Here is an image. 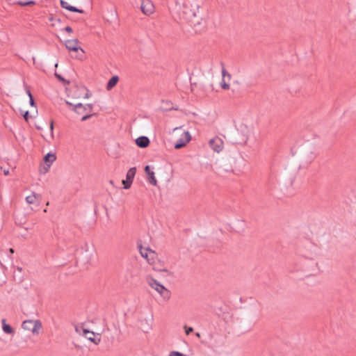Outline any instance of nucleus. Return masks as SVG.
<instances>
[{"instance_id":"1","label":"nucleus","mask_w":356,"mask_h":356,"mask_svg":"<svg viewBox=\"0 0 356 356\" xmlns=\"http://www.w3.org/2000/svg\"><path fill=\"white\" fill-rule=\"evenodd\" d=\"M316 249L315 245L310 242L300 245L297 249L299 259L296 262L293 272L302 273L305 276L312 274L317 266V262L315 260Z\"/></svg>"},{"instance_id":"2","label":"nucleus","mask_w":356,"mask_h":356,"mask_svg":"<svg viewBox=\"0 0 356 356\" xmlns=\"http://www.w3.org/2000/svg\"><path fill=\"white\" fill-rule=\"evenodd\" d=\"M182 17L188 21L193 22L199 13L200 6L196 2L185 0L179 5Z\"/></svg>"},{"instance_id":"3","label":"nucleus","mask_w":356,"mask_h":356,"mask_svg":"<svg viewBox=\"0 0 356 356\" xmlns=\"http://www.w3.org/2000/svg\"><path fill=\"white\" fill-rule=\"evenodd\" d=\"M236 131L231 135L232 143L239 145L246 144L250 133V128L240 122L236 125Z\"/></svg>"},{"instance_id":"4","label":"nucleus","mask_w":356,"mask_h":356,"mask_svg":"<svg viewBox=\"0 0 356 356\" xmlns=\"http://www.w3.org/2000/svg\"><path fill=\"white\" fill-rule=\"evenodd\" d=\"M146 282L147 284L164 299L169 300L171 296L170 291L165 288L163 284L158 282L156 279L151 275L146 277Z\"/></svg>"},{"instance_id":"5","label":"nucleus","mask_w":356,"mask_h":356,"mask_svg":"<svg viewBox=\"0 0 356 356\" xmlns=\"http://www.w3.org/2000/svg\"><path fill=\"white\" fill-rule=\"evenodd\" d=\"M24 330L31 331L33 334H38L42 329V323L39 320H26L22 324Z\"/></svg>"},{"instance_id":"6","label":"nucleus","mask_w":356,"mask_h":356,"mask_svg":"<svg viewBox=\"0 0 356 356\" xmlns=\"http://www.w3.org/2000/svg\"><path fill=\"white\" fill-rule=\"evenodd\" d=\"M149 264L152 266V269L154 271L169 273V270L164 266V263L158 258L156 252L155 257H154V260H150Z\"/></svg>"},{"instance_id":"7","label":"nucleus","mask_w":356,"mask_h":356,"mask_svg":"<svg viewBox=\"0 0 356 356\" xmlns=\"http://www.w3.org/2000/svg\"><path fill=\"white\" fill-rule=\"evenodd\" d=\"M136 168L135 167L131 168L126 175V179L122 180L123 188L128 189L131 187L134 178L136 175Z\"/></svg>"},{"instance_id":"8","label":"nucleus","mask_w":356,"mask_h":356,"mask_svg":"<svg viewBox=\"0 0 356 356\" xmlns=\"http://www.w3.org/2000/svg\"><path fill=\"white\" fill-rule=\"evenodd\" d=\"M140 10L145 15H150L154 11V6L151 0H141Z\"/></svg>"},{"instance_id":"9","label":"nucleus","mask_w":356,"mask_h":356,"mask_svg":"<svg viewBox=\"0 0 356 356\" xmlns=\"http://www.w3.org/2000/svg\"><path fill=\"white\" fill-rule=\"evenodd\" d=\"M191 136L189 131H184L181 137L175 143V148L181 149L186 145V144L191 140Z\"/></svg>"},{"instance_id":"10","label":"nucleus","mask_w":356,"mask_h":356,"mask_svg":"<svg viewBox=\"0 0 356 356\" xmlns=\"http://www.w3.org/2000/svg\"><path fill=\"white\" fill-rule=\"evenodd\" d=\"M138 248L141 256L145 258L148 263L150 260H154V257H155V252L154 250L149 248H143L141 245H138Z\"/></svg>"},{"instance_id":"11","label":"nucleus","mask_w":356,"mask_h":356,"mask_svg":"<svg viewBox=\"0 0 356 356\" xmlns=\"http://www.w3.org/2000/svg\"><path fill=\"white\" fill-rule=\"evenodd\" d=\"M138 248L141 256L145 258L148 263L150 260H154V257H155V252L154 250L149 248H143L141 245H138Z\"/></svg>"},{"instance_id":"12","label":"nucleus","mask_w":356,"mask_h":356,"mask_svg":"<svg viewBox=\"0 0 356 356\" xmlns=\"http://www.w3.org/2000/svg\"><path fill=\"white\" fill-rule=\"evenodd\" d=\"M209 144L211 148L218 153L221 152L223 148V141L218 137L211 139Z\"/></svg>"},{"instance_id":"13","label":"nucleus","mask_w":356,"mask_h":356,"mask_svg":"<svg viewBox=\"0 0 356 356\" xmlns=\"http://www.w3.org/2000/svg\"><path fill=\"white\" fill-rule=\"evenodd\" d=\"M92 110V105L90 104L83 105L81 103H77L74 105L73 111L78 114H83L85 112H91Z\"/></svg>"},{"instance_id":"14","label":"nucleus","mask_w":356,"mask_h":356,"mask_svg":"<svg viewBox=\"0 0 356 356\" xmlns=\"http://www.w3.org/2000/svg\"><path fill=\"white\" fill-rule=\"evenodd\" d=\"M79 40L77 39L67 40L65 42V45L66 48L70 51H77L78 50H81L83 52V50L79 47Z\"/></svg>"},{"instance_id":"15","label":"nucleus","mask_w":356,"mask_h":356,"mask_svg":"<svg viewBox=\"0 0 356 356\" xmlns=\"http://www.w3.org/2000/svg\"><path fill=\"white\" fill-rule=\"evenodd\" d=\"M56 156L55 154L49 152L44 157V161L45 162L47 167H44V172L49 170L51 165L56 161Z\"/></svg>"},{"instance_id":"16","label":"nucleus","mask_w":356,"mask_h":356,"mask_svg":"<svg viewBox=\"0 0 356 356\" xmlns=\"http://www.w3.org/2000/svg\"><path fill=\"white\" fill-rule=\"evenodd\" d=\"M145 172L147 175V179L149 184L153 186L157 185V181L154 176V172L150 170V167L149 165H146L145 168Z\"/></svg>"},{"instance_id":"17","label":"nucleus","mask_w":356,"mask_h":356,"mask_svg":"<svg viewBox=\"0 0 356 356\" xmlns=\"http://www.w3.org/2000/svg\"><path fill=\"white\" fill-rule=\"evenodd\" d=\"M222 81L220 83V86L224 90H228L229 88V85L226 83L225 79L227 78L228 80L231 79V75L229 74L225 68L222 70Z\"/></svg>"},{"instance_id":"18","label":"nucleus","mask_w":356,"mask_h":356,"mask_svg":"<svg viewBox=\"0 0 356 356\" xmlns=\"http://www.w3.org/2000/svg\"><path fill=\"white\" fill-rule=\"evenodd\" d=\"M75 331L77 334L82 336L84 334L93 335V332L86 328L83 323L75 325Z\"/></svg>"},{"instance_id":"19","label":"nucleus","mask_w":356,"mask_h":356,"mask_svg":"<svg viewBox=\"0 0 356 356\" xmlns=\"http://www.w3.org/2000/svg\"><path fill=\"white\" fill-rule=\"evenodd\" d=\"M60 6L63 8H65L66 10H68L71 12H75V13H83L84 11L81 9H79L74 6H70L67 1L64 0L60 1Z\"/></svg>"},{"instance_id":"20","label":"nucleus","mask_w":356,"mask_h":356,"mask_svg":"<svg viewBox=\"0 0 356 356\" xmlns=\"http://www.w3.org/2000/svg\"><path fill=\"white\" fill-rule=\"evenodd\" d=\"M136 145L141 148H145L149 145V139L146 136H140L136 140Z\"/></svg>"},{"instance_id":"21","label":"nucleus","mask_w":356,"mask_h":356,"mask_svg":"<svg viewBox=\"0 0 356 356\" xmlns=\"http://www.w3.org/2000/svg\"><path fill=\"white\" fill-rule=\"evenodd\" d=\"M86 339L94 343L95 345H98L101 341V337L99 334H96L93 332V335L84 334Z\"/></svg>"},{"instance_id":"22","label":"nucleus","mask_w":356,"mask_h":356,"mask_svg":"<svg viewBox=\"0 0 356 356\" xmlns=\"http://www.w3.org/2000/svg\"><path fill=\"white\" fill-rule=\"evenodd\" d=\"M1 323H2L3 331L5 333H6V334H13L14 333V330L12 328V327L10 325L6 323V319H4V318L2 319Z\"/></svg>"},{"instance_id":"23","label":"nucleus","mask_w":356,"mask_h":356,"mask_svg":"<svg viewBox=\"0 0 356 356\" xmlns=\"http://www.w3.org/2000/svg\"><path fill=\"white\" fill-rule=\"evenodd\" d=\"M118 80H119V78H118V76H112V77L109 79V81H108V83H107L106 89H107L108 90H111V89H112V88H113V87L117 84V83H118Z\"/></svg>"},{"instance_id":"24","label":"nucleus","mask_w":356,"mask_h":356,"mask_svg":"<svg viewBox=\"0 0 356 356\" xmlns=\"http://www.w3.org/2000/svg\"><path fill=\"white\" fill-rule=\"evenodd\" d=\"M38 196H39V195L36 194L35 192H33L31 195H30L26 197V202L29 204H34V203H35V201Z\"/></svg>"},{"instance_id":"25","label":"nucleus","mask_w":356,"mask_h":356,"mask_svg":"<svg viewBox=\"0 0 356 356\" xmlns=\"http://www.w3.org/2000/svg\"><path fill=\"white\" fill-rule=\"evenodd\" d=\"M17 4L22 6H29V5H34L35 3L33 1H24V0H19L17 1Z\"/></svg>"},{"instance_id":"26","label":"nucleus","mask_w":356,"mask_h":356,"mask_svg":"<svg viewBox=\"0 0 356 356\" xmlns=\"http://www.w3.org/2000/svg\"><path fill=\"white\" fill-rule=\"evenodd\" d=\"M315 157L316 154L314 152H311L309 154H307L306 156V161L307 163H311L314 161Z\"/></svg>"},{"instance_id":"27","label":"nucleus","mask_w":356,"mask_h":356,"mask_svg":"<svg viewBox=\"0 0 356 356\" xmlns=\"http://www.w3.org/2000/svg\"><path fill=\"white\" fill-rule=\"evenodd\" d=\"M55 76L62 83L65 84H69L70 82L67 80H65L60 74H58L57 72H55Z\"/></svg>"},{"instance_id":"28","label":"nucleus","mask_w":356,"mask_h":356,"mask_svg":"<svg viewBox=\"0 0 356 356\" xmlns=\"http://www.w3.org/2000/svg\"><path fill=\"white\" fill-rule=\"evenodd\" d=\"M168 356H186V355L179 352V351L173 350V351L170 352V353Z\"/></svg>"},{"instance_id":"29","label":"nucleus","mask_w":356,"mask_h":356,"mask_svg":"<svg viewBox=\"0 0 356 356\" xmlns=\"http://www.w3.org/2000/svg\"><path fill=\"white\" fill-rule=\"evenodd\" d=\"M185 332L187 335H188L190 333H191L193 331V328L191 327H187L186 325L184 326Z\"/></svg>"},{"instance_id":"30","label":"nucleus","mask_w":356,"mask_h":356,"mask_svg":"<svg viewBox=\"0 0 356 356\" xmlns=\"http://www.w3.org/2000/svg\"><path fill=\"white\" fill-rule=\"evenodd\" d=\"M53 129H54V122L51 121L50 123V130H51V138H54Z\"/></svg>"},{"instance_id":"31","label":"nucleus","mask_w":356,"mask_h":356,"mask_svg":"<svg viewBox=\"0 0 356 356\" xmlns=\"http://www.w3.org/2000/svg\"><path fill=\"white\" fill-rule=\"evenodd\" d=\"M24 118L25 119L26 121H28L29 120V112L28 111H26L24 115Z\"/></svg>"},{"instance_id":"32","label":"nucleus","mask_w":356,"mask_h":356,"mask_svg":"<svg viewBox=\"0 0 356 356\" xmlns=\"http://www.w3.org/2000/svg\"><path fill=\"white\" fill-rule=\"evenodd\" d=\"M91 116H92V115H90V114L85 115H83V116L82 117V118H81V121H85V120H86L89 119Z\"/></svg>"},{"instance_id":"33","label":"nucleus","mask_w":356,"mask_h":356,"mask_svg":"<svg viewBox=\"0 0 356 356\" xmlns=\"http://www.w3.org/2000/svg\"><path fill=\"white\" fill-rule=\"evenodd\" d=\"M1 169L3 170V174H4L5 175H9V170H8V168H3V167H1Z\"/></svg>"},{"instance_id":"34","label":"nucleus","mask_w":356,"mask_h":356,"mask_svg":"<svg viewBox=\"0 0 356 356\" xmlns=\"http://www.w3.org/2000/svg\"><path fill=\"white\" fill-rule=\"evenodd\" d=\"M30 101H29V103H30V105L31 106H35V102H34V99L33 98V96H31V97L29 98Z\"/></svg>"},{"instance_id":"35","label":"nucleus","mask_w":356,"mask_h":356,"mask_svg":"<svg viewBox=\"0 0 356 356\" xmlns=\"http://www.w3.org/2000/svg\"><path fill=\"white\" fill-rule=\"evenodd\" d=\"M150 325H147V327H143V331L144 332H148V331L150 330Z\"/></svg>"},{"instance_id":"36","label":"nucleus","mask_w":356,"mask_h":356,"mask_svg":"<svg viewBox=\"0 0 356 356\" xmlns=\"http://www.w3.org/2000/svg\"><path fill=\"white\" fill-rule=\"evenodd\" d=\"M65 31H67V33H72V29L70 26H66L65 28Z\"/></svg>"},{"instance_id":"37","label":"nucleus","mask_w":356,"mask_h":356,"mask_svg":"<svg viewBox=\"0 0 356 356\" xmlns=\"http://www.w3.org/2000/svg\"><path fill=\"white\" fill-rule=\"evenodd\" d=\"M65 103H66V104H67V105H68V106H70L72 107V109L74 108V104H73L72 103L70 102H69V101H67V100H66V101H65Z\"/></svg>"},{"instance_id":"38","label":"nucleus","mask_w":356,"mask_h":356,"mask_svg":"<svg viewBox=\"0 0 356 356\" xmlns=\"http://www.w3.org/2000/svg\"><path fill=\"white\" fill-rule=\"evenodd\" d=\"M26 94L28 95L29 97L30 98L31 96H32L31 91L29 89H26Z\"/></svg>"},{"instance_id":"39","label":"nucleus","mask_w":356,"mask_h":356,"mask_svg":"<svg viewBox=\"0 0 356 356\" xmlns=\"http://www.w3.org/2000/svg\"><path fill=\"white\" fill-rule=\"evenodd\" d=\"M17 270L19 271V272H21L22 270V268L21 267H17Z\"/></svg>"},{"instance_id":"40","label":"nucleus","mask_w":356,"mask_h":356,"mask_svg":"<svg viewBox=\"0 0 356 356\" xmlns=\"http://www.w3.org/2000/svg\"><path fill=\"white\" fill-rule=\"evenodd\" d=\"M9 251H10V252H11V253H13V252H14V250H13V248H10Z\"/></svg>"},{"instance_id":"41","label":"nucleus","mask_w":356,"mask_h":356,"mask_svg":"<svg viewBox=\"0 0 356 356\" xmlns=\"http://www.w3.org/2000/svg\"><path fill=\"white\" fill-rule=\"evenodd\" d=\"M196 336H197V337H200V333L197 332V333H196Z\"/></svg>"},{"instance_id":"42","label":"nucleus","mask_w":356,"mask_h":356,"mask_svg":"<svg viewBox=\"0 0 356 356\" xmlns=\"http://www.w3.org/2000/svg\"><path fill=\"white\" fill-rule=\"evenodd\" d=\"M144 322H145V323H147V320H145L144 321H142V324H143Z\"/></svg>"},{"instance_id":"43","label":"nucleus","mask_w":356,"mask_h":356,"mask_svg":"<svg viewBox=\"0 0 356 356\" xmlns=\"http://www.w3.org/2000/svg\"><path fill=\"white\" fill-rule=\"evenodd\" d=\"M235 83L238 84L239 82L238 81H234Z\"/></svg>"},{"instance_id":"44","label":"nucleus","mask_w":356,"mask_h":356,"mask_svg":"<svg viewBox=\"0 0 356 356\" xmlns=\"http://www.w3.org/2000/svg\"><path fill=\"white\" fill-rule=\"evenodd\" d=\"M86 97V98H88V93L86 95V97Z\"/></svg>"},{"instance_id":"45","label":"nucleus","mask_w":356,"mask_h":356,"mask_svg":"<svg viewBox=\"0 0 356 356\" xmlns=\"http://www.w3.org/2000/svg\"><path fill=\"white\" fill-rule=\"evenodd\" d=\"M166 109L171 110V109H172V108H167Z\"/></svg>"},{"instance_id":"46","label":"nucleus","mask_w":356,"mask_h":356,"mask_svg":"<svg viewBox=\"0 0 356 356\" xmlns=\"http://www.w3.org/2000/svg\"><path fill=\"white\" fill-rule=\"evenodd\" d=\"M36 128H37L38 129H40V127H38V126H37V127H36Z\"/></svg>"},{"instance_id":"47","label":"nucleus","mask_w":356,"mask_h":356,"mask_svg":"<svg viewBox=\"0 0 356 356\" xmlns=\"http://www.w3.org/2000/svg\"><path fill=\"white\" fill-rule=\"evenodd\" d=\"M180 128H181V127H176V128L175 129V130H177V129H180Z\"/></svg>"},{"instance_id":"48","label":"nucleus","mask_w":356,"mask_h":356,"mask_svg":"<svg viewBox=\"0 0 356 356\" xmlns=\"http://www.w3.org/2000/svg\"><path fill=\"white\" fill-rule=\"evenodd\" d=\"M55 67H58V63H56L55 64Z\"/></svg>"}]
</instances>
